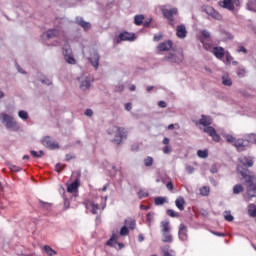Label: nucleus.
I'll use <instances>...</instances> for the list:
<instances>
[{
  "instance_id": "6e6d98bb",
  "label": "nucleus",
  "mask_w": 256,
  "mask_h": 256,
  "mask_svg": "<svg viewBox=\"0 0 256 256\" xmlns=\"http://www.w3.org/2000/svg\"><path fill=\"white\" fill-rule=\"evenodd\" d=\"M237 52L238 53H247V49L243 46H240L238 49H237Z\"/></svg>"
},
{
  "instance_id": "a19ab883",
  "label": "nucleus",
  "mask_w": 256,
  "mask_h": 256,
  "mask_svg": "<svg viewBox=\"0 0 256 256\" xmlns=\"http://www.w3.org/2000/svg\"><path fill=\"white\" fill-rule=\"evenodd\" d=\"M144 165L145 167H151L153 165V157L148 156L144 159Z\"/></svg>"
},
{
  "instance_id": "0e129e2a",
  "label": "nucleus",
  "mask_w": 256,
  "mask_h": 256,
  "mask_svg": "<svg viewBox=\"0 0 256 256\" xmlns=\"http://www.w3.org/2000/svg\"><path fill=\"white\" fill-rule=\"evenodd\" d=\"M125 109H126V111H131V103H127L125 105Z\"/></svg>"
},
{
  "instance_id": "a18cd8bd",
  "label": "nucleus",
  "mask_w": 256,
  "mask_h": 256,
  "mask_svg": "<svg viewBox=\"0 0 256 256\" xmlns=\"http://www.w3.org/2000/svg\"><path fill=\"white\" fill-rule=\"evenodd\" d=\"M30 153H31V155H32L33 157H43V155H45V153H44L43 151H39V152H37V151H31Z\"/></svg>"
},
{
  "instance_id": "69168bd1",
  "label": "nucleus",
  "mask_w": 256,
  "mask_h": 256,
  "mask_svg": "<svg viewBox=\"0 0 256 256\" xmlns=\"http://www.w3.org/2000/svg\"><path fill=\"white\" fill-rule=\"evenodd\" d=\"M138 240H139L140 242L145 241V238L143 237V234H140V235L138 236Z\"/></svg>"
},
{
  "instance_id": "58836bf2",
  "label": "nucleus",
  "mask_w": 256,
  "mask_h": 256,
  "mask_svg": "<svg viewBox=\"0 0 256 256\" xmlns=\"http://www.w3.org/2000/svg\"><path fill=\"white\" fill-rule=\"evenodd\" d=\"M143 19H145V16L143 15H137L134 18L135 25H141L143 23Z\"/></svg>"
},
{
  "instance_id": "f257e3e1",
  "label": "nucleus",
  "mask_w": 256,
  "mask_h": 256,
  "mask_svg": "<svg viewBox=\"0 0 256 256\" xmlns=\"http://www.w3.org/2000/svg\"><path fill=\"white\" fill-rule=\"evenodd\" d=\"M254 163L253 157L244 156L239 159L237 172L241 174L246 183V195L249 199L256 197V176L252 175L247 167H252Z\"/></svg>"
},
{
  "instance_id": "cd10ccee",
  "label": "nucleus",
  "mask_w": 256,
  "mask_h": 256,
  "mask_svg": "<svg viewBox=\"0 0 256 256\" xmlns=\"http://www.w3.org/2000/svg\"><path fill=\"white\" fill-rule=\"evenodd\" d=\"M222 136L224 139H226L227 143H232V145H235V141H237V138H235L231 134L223 133Z\"/></svg>"
},
{
  "instance_id": "b1692460",
  "label": "nucleus",
  "mask_w": 256,
  "mask_h": 256,
  "mask_svg": "<svg viewBox=\"0 0 256 256\" xmlns=\"http://www.w3.org/2000/svg\"><path fill=\"white\" fill-rule=\"evenodd\" d=\"M13 119L12 116H10L9 114L7 113H1L0 114V121L1 123H3V125H6L7 123H9L11 120Z\"/></svg>"
},
{
  "instance_id": "bf43d9fd",
  "label": "nucleus",
  "mask_w": 256,
  "mask_h": 256,
  "mask_svg": "<svg viewBox=\"0 0 256 256\" xmlns=\"http://www.w3.org/2000/svg\"><path fill=\"white\" fill-rule=\"evenodd\" d=\"M159 107H161L162 109H165V107H167V103H165V101H160L158 103Z\"/></svg>"
},
{
  "instance_id": "7ed1b4c3",
  "label": "nucleus",
  "mask_w": 256,
  "mask_h": 256,
  "mask_svg": "<svg viewBox=\"0 0 256 256\" xmlns=\"http://www.w3.org/2000/svg\"><path fill=\"white\" fill-rule=\"evenodd\" d=\"M109 134L114 137L113 143L116 145H121V143H123V139H127V131L125 128L119 126H113L110 129Z\"/></svg>"
},
{
  "instance_id": "338daca9",
  "label": "nucleus",
  "mask_w": 256,
  "mask_h": 256,
  "mask_svg": "<svg viewBox=\"0 0 256 256\" xmlns=\"http://www.w3.org/2000/svg\"><path fill=\"white\" fill-rule=\"evenodd\" d=\"M163 144L164 145H169V138H164Z\"/></svg>"
},
{
  "instance_id": "0eeeda50",
  "label": "nucleus",
  "mask_w": 256,
  "mask_h": 256,
  "mask_svg": "<svg viewBox=\"0 0 256 256\" xmlns=\"http://www.w3.org/2000/svg\"><path fill=\"white\" fill-rule=\"evenodd\" d=\"M203 132L207 133V135H209V137H211V139L214 140L216 143H219V141H221V136L217 133V130H215L212 126L204 127Z\"/></svg>"
},
{
  "instance_id": "72a5a7b5",
  "label": "nucleus",
  "mask_w": 256,
  "mask_h": 256,
  "mask_svg": "<svg viewBox=\"0 0 256 256\" xmlns=\"http://www.w3.org/2000/svg\"><path fill=\"white\" fill-rule=\"evenodd\" d=\"M44 251L47 255H50V256L57 255V251L53 250V248H51V246L49 245L44 246Z\"/></svg>"
},
{
  "instance_id": "9d476101",
  "label": "nucleus",
  "mask_w": 256,
  "mask_h": 256,
  "mask_svg": "<svg viewBox=\"0 0 256 256\" xmlns=\"http://www.w3.org/2000/svg\"><path fill=\"white\" fill-rule=\"evenodd\" d=\"M115 43H121V41H135V34L129 32L120 33L114 38Z\"/></svg>"
},
{
  "instance_id": "774afa93",
  "label": "nucleus",
  "mask_w": 256,
  "mask_h": 256,
  "mask_svg": "<svg viewBox=\"0 0 256 256\" xmlns=\"http://www.w3.org/2000/svg\"><path fill=\"white\" fill-rule=\"evenodd\" d=\"M159 39H161V35H159V36H154V41H159Z\"/></svg>"
},
{
  "instance_id": "49530a36",
  "label": "nucleus",
  "mask_w": 256,
  "mask_h": 256,
  "mask_svg": "<svg viewBox=\"0 0 256 256\" xmlns=\"http://www.w3.org/2000/svg\"><path fill=\"white\" fill-rule=\"evenodd\" d=\"M224 218L226 219V221H229V222L233 221V215H231L230 212H225Z\"/></svg>"
},
{
  "instance_id": "473e14b6",
  "label": "nucleus",
  "mask_w": 256,
  "mask_h": 256,
  "mask_svg": "<svg viewBox=\"0 0 256 256\" xmlns=\"http://www.w3.org/2000/svg\"><path fill=\"white\" fill-rule=\"evenodd\" d=\"M248 215H250V217H256V206H255V204H250L248 206Z\"/></svg>"
},
{
  "instance_id": "412c9836",
  "label": "nucleus",
  "mask_w": 256,
  "mask_h": 256,
  "mask_svg": "<svg viewBox=\"0 0 256 256\" xmlns=\"http://www.w3.org/2000/svg\"><path fill=\"white\" fill-rule=\"evenodd\" d=\"M199 123L200 125H203V127H209V125L213 123V120L209 116L202 115Z\"/></svg>"
},
{
  "instance_id": "c03bdc74",
  "label": "nucleus",
  "mask_w": 256,
  "mask_h": 256,
  "mask_svg": "<svg viewBox=\"0 0 256 256\" xmlns=\"http://www.w3.org/2000/svg\"><path fill=\"white\" fill-rule=\"evenodd\" d=\"M247 73V71L245 70V68H238L237 69V75L238 77H245V74Z\"/></svg>"
},
{
  "instance_id": "5fc2aeb1",
  "label": "nucleus",
  "mask_w": 256,
  "mask_h": 256,
  "mask_svg": "<svg viewBox=\"0 0 256 256\" xmlns=\"http://www.w3.org/2000/svg\"><path fill=\"white\" fill-rule=\"evenodd\" d=\"M163 153H165L166 155H168V153H171V147L165 146V147L163 148Z\"/></svg>"
},
{
  "instance_id": "5701e85b",
  "label": "nucleus",
  "mask_w": 256,
  "mask_h": 256,
  "mask_svg": "<svg viewBox=\"0 0 256 256\" xmlns=\"http://www.w3.org/2000/svg\"><path fill=\"white\" fill-rule=\"evenodd\" d=\"M77 189H79V181H75L67 186L68 193H77Z\"/></svg>"
},
{
  "instance_id": "2eb2a0df",
  "label": "nucleus",
  "mask_w": 256,
  "mask_h": 256,
  "mask_svg": "<svg viewBox=\"0 0 256 256\" xmlns=\"http://www.w3.org/2000/svg\"><path fill=\"white\" fill-rule=\"evenodd\" d=\"M42 144L44 145V147H47L48 149H59V144L51 140L50 137L44 138Z\"/></svg>"
},
{
  "instance_id": "2f4dec72",
  "label": "nucleus",
  "mask_w": 256,
  "mask_h": 256,
  "mask_svg": "<svg viewBox=\"0 0 256 256\" xmlns=\"http://www.w3.org/2000/svg\"><path fill=\"white\" fill-rule=\"evenodd\" d=\"M243 191H245V188L241 184H237L233 187L234 195H239V193H243Z\"/></svg>"
},
{
  "instance_id": "de8ad7c7",
  "label": "nucleus",
  "mask_w": 256,
  "mask_h": 256,
  "mask_svg": "<svg viewBox=\"0 0 256 256\" xmlns=\"http://www.w3.org/2000/svg\"><path fill=\"white\" fill-rule=\"evenodd\" d=\"M163 256H175V252L173 250H164Z\"/></svg>"
},
{
  "instance_id": "aec40b11",
  "label": "nucleus",
  "mask_w": 256,
  "mask_h": 256,
  "mask_svg": "<svg viewBox=\"0 0 256 256\" xmlns=\"http://www.w3.org/2000/svg\"><path fill=\"white\" fill-rule=\"evenodd\" d=\"M179 238L181 239V241H186L187 240V227L183 224L180 225L179 228Z\"/></svg>"
},
{
  "instance_id": "052dcab7",
  "label": "nucleus",
  "mask_w": 256,
  "mask_h": 256,
  "mask_svg": "<svg viewBox=\"0 0 256 256\" xmlns=\"http://www.w3.org/2000/svg\"><path fill=\"white\" fill-rule=\"evenodd\" d=\"M186 171H187V173H193V171H195L194 169H193V167H191V166H187L186 167Z\"/></svg>"
},
{
  "instance_id": "bb28decb",
  "label": "nucleus",
  "mask_w": 256,
  "mask_h": 256,
  "mask_svg": "<svg viewBox=\"0 0 256 256\" xmlns=\"http://www.w3.org/2000/svg\"><path fill=\"white\" fill-rule=\"evenodd\" d=\"M176 207L180 210L183 211L185 209V199H183V197H179L176 201H175Z\"/></svg>"
},
{
  "instance_id": "f03ea898",
  "label": "nucleus",
  "mask_w": 256,
  "mask_h": 256,
  "mask_svg": "<svg viewBox=\"0 0 256 256\" xmlns=\"http://www.w3.org/2000/svg\"><path fill=\"white\" fill-rule=\"evenodd\" d=\"M204 49L213 53L216 59H223L225 57L226 63L237 65V61L233 60V56L229 52H225V49L222 47H211L209 44H204Z\"/></svg>"
},
{
  "instance_id": "ea45409f",
  "label": "nucleus",
  "mask_w": 256,
  "mask_h": 256,
  "mask_svg": "<svg viewBox=\"0 0 256 256\" xmlns=\"http://www.w3.org/2000/svg\"><path fill=\"white\" fill-rule=\"evenodd\" d=\"M126 227H129V229H135V220L133 219H127L125 221Z\"/></svg>"
},
{
  "instance_id": "6ab92c4d",
  "label": "nucleus",
  "mask_w": 256,
  "mask_h": 256,
  "mask_svg": "<svg viewBox=\"0 0 256 256\" xmlns=\"http://www.w3.org/2000/svg\"><path fill=\"white\" fill-rule=\"evenodd\" d=\"M6 129H8L9 131H19V124L17 123V121H15V119H11V121L9 123H7L5 125Z\"/></svg>"
},
{
  "instance_id": "4be33fe9",
  "label": "nucleus",
  "mask_w": 256,
  "mask_h": 256,
  "mask_svg": "<svg viewBox=\"0 0 256 256\" xmlns=\"http://www.w3.org/2000/svg\"><path fill=\"white\" fill-rule=\"evenodd\" d=\"M171 47H173V43L171 41H166L158 46V51H169Z\"/></svg>"
},
{
  "instance_id": "f704fd0d",
  "label": "nucleus",
  "mask_w": 256,
  "mask_h": 256,
  "mask_svg": "<svg viewBox=\"0 0 256 256\" xmlns=\"http://www.w3.org/2000/svg\"><path fill=\"white\" fill-rule=\"evenodd\" d=\"M18 117L23 121H27L29 119V113H27L25 110H21L18 112Z\"/></svg>"
},
{
  "instance_id": "f3484780",
  "label": "nucleus",
  "mask_w": 256,
  "mask_h": 256,
  "mask_svg": "<svg viewBox=\"0 0 256 256\" xmlns=\"http://www.w3.org/2000/svg\"><path fill=\"white\" fill-rule=\"evenodd\" d=\"M176 35L179 39H185L187 37V28L184 25L177 26Z\"/></svg>"
},
{
  "instance_id": "37998d69",
  "label": "nucleus",
  "mask_w": 256,
  "mask_h": 256,
  "mask_svg": "<svg viewBox=\"0 0 256 256\" xmlns=\"http://www.w3.org/2000/svg\"><path fill=\"white\" fill-rule=\"evenodd\" d=\"M166 198L163 197H157L154 200L155 205H163V203H165Z\"/></svg>"
},
{
  "instance_id": "1a4fd4ad",
  "label": "nucleus",
  "mask_w": 256,
  "mask_h": 256,
  "mask_svg": "<svg viewBox=\"0 0 256 256\" xmlns=\"http://www.w3.org/2000/svg\"><path fill=\"white\" fill-rule=\"evenodd\" d=\"M218 5H220V7H223V9H228V11H233V9H235V5L236 7H238L239 0H223L218 2Z\"/></svg>"
},
{
  "instance_id": "680f3d73",
  "label": "nucleus",
  "mask_w": 256,
  "mask_h": 256,
  "mask_svg": "<svg viewBox=\"0 0 256 256\" xmlns=\"http://www.w3.org/2000/svg\"><path fill=\"white\" fill-rule=\"evenodd\" d=\"M167 189H169V191H172L173 190V183L169 182L167 185H166Z\"/></svg>"
},
{
  "instance_id": "e433bc0d",
  "label": "nucleus",
  "mask_w": 256,
  "mask_h": 256,
  "mask_svg": "<svg viewBox=\"0 0 256 256\" xmlns=\"http://www.w3.org/2000/svg\"><path fill=\"white\" fill-rule=\"evenodd\" d=\"M246 140L248 141V145H249V143L256 145V134H248L246 136Z\"/></svg>"
},
{
  "instance_id": "8fccbe9b",
  "label": "nucleus",
  "mask_w": 256,
  "mask_h": 256,
  "mask_svg": "<svg viewBox=\"0 0 256 256\" xmlns=\"http://www.w3.org/2000/svg\"><path fill=\"white\" fill-rule=\"evenodd\" d=\"M167 215H169V217H177V212L174 210H168Z\"/></svg>"
},
{
  "instance_id": "20e7f679",
  "label": "nucleus",
  "mask_w": 256,
  "mask_h": 256,
  "mask_svg": "<svg viewBox=\"0 0 256 256\" xmlns=\"http://www.w3.org/2000/svg\"><path fill=\"white\" fill-rule=\"evenodd\" d=\"M62 55L69 65H75L77 63V60H75V57L73 56V50H71L69 45H64L62 48Z\"/></svg>"
},
{
  "instance_id": "dca6fc26",
  "label": "nucleus",
  "mask_w": 256,
  "mask_h": 256,
  "mask_svg": "<svg viewBox=\"0 0 256 256\" xmlns=\"http://www.w3.org/2000/svg\"><path fill=\"white\" fill-rule=\"evenodd\" d=\"M168 59L172 63H181L183 61V53L182 52H175L174 54H171Z\"/></svg>"
},
{
  "instance_id": "f8f14e48",
  "label": "nucleus",
  "mask_w": 256,
  "mask_h": 256,
  "mask_svg": "<svg viewBox=\"0 0 256 256\" xmlns=\"http://www.w3.org/2000/svg\"><path fill=\"white\" fill-rule=\"evenodd\" d=\"M204 11L209 15V17H212L213 19H217L218 21H220V19H223V17L221 16V14H219V12H217L213 7L211 6H206L204 8Z\"/></svg>"
},
{
  "instance_id": "4c0bfd02",
  "label": "nucleus",
  "mask_w": 256,
  "mask_h": 256,
  "mask_svg": "<svg viewBox=\"0 0 256 256\" xmlns=\"http://www.w3.org/2000/svg\"><path fill=\"white\" fill-rule=\"evenodd\" d=\"M117 243V236L113 235L106 243V245H109L110 247H115Z\"/></svg>"
},
{
  "instance_id": "39448f33",
  "label": "nucleus",
  "mask_w": 256,
  "mask_h": 256,
  "mask_svg": "<svg viewBox=\"0 0 256 256\" xmlns=\"http://www.w3.org/2000/svg\"><path fill=\"white\" fill-rule=\"evenodd\" d=\"M43 39H53V37H58L61 41L65 42V32L59 29H52L47 31L42 35Z\"/></svg>"
},
{
  "instance_id": "13d9d810",
  "label": "nucleus",
  "mask_w": 256,
  "mask_h": 256,
  "mask_svg": "<svg viewBox=\"0 0 256 256\" xmlns=\"http://www.w3.org/2000/svg\"><path fill=\"white\" fill-rule=\"evenodd\" d=\"M85 115H86L87 117H93V110L87 109V110L85 111Z\"/></svg>"
},
{
  "instance_id": "603ef678",
  "label": "nucleus",
  "mask_w": 256,
  "mask_h": 256,
  "mask_svg": "<svg viewBox=\"0 0 256 256\" xmlns=\"http://www.w3.org/2000/svg\"><path fill=\"white\" fill-rule=\"evenodd\" d=\"M147 191H140L139 193H138V196L140 197V199H143V197H147Z\"/></svg>"
},
{
  "instance_id": "3c124183",
  "label": "nucleus",
  "mask_w": 256,
  "mask_h": 256,
  "mask_svg": "<svg viewBox=\"0 0 256 256\" xmlns=\"http://www.w3.org/2000/svg\"><path fill=\"white\" fill-rule=\"evenodd\" d=\"M10 170L14 172L21 171V167L12 165L10 166Z\"/></svg>"
},
{
  "instance_id": "6e6552de",
  "label": "nucleus",
  "mask_w": 256,
  "mask_h": 256,
  "mask_svg": "<svg viewBox=\"0 0 256 256\" xmlns=\"http://www.w3.org/2000/svg\"><path fill=\"white\" fill-rule=\"evenodd\" d=\"M161 11L166 19H168L170 25H174L173 16L177 15V8H173L171 10L167 9V6H163Z\"/></svg>"
},
{
  "instance_id": "7c9ffc66",
  "label": "nucleus",
  "mask_w": 256,
  "mask_h": 256,
  "mask_svg": "<svg viewBox=\"0 0 256 256\" xmlns=\"http://www.w3.org/2000/svg\"><path fill=\"white\" fill-rule=\"evenodd\" d=\"M162 233H169L171 231V227L169 226V221L161 222Z\"/></svg>"
},
{
  "instance_id": "09e8293b",
  "label": "nucleus",
  "mask_w": 256,
  "mask_h": 256,
  "mask_svg": "<svg viewBox=\"0 0 256 256\" xmlns=\"http://www.w3.org/2000/svg\"><path fill=\"white\" fill-rule=\"evenodd\" d=\"M120 235H129V229L126 226L122 227L120 230Z\"/></svg>"
},
{
  "instance_id": "4d7b16f0",
  "label": "nucleus",
  "mask_w": 256,
  "mask_h": 256,
  "mask_svg": "<svg viewBox=\"0 0 256 256\" xmlns=\"http://www.w3.org/2000/svg\"><path fill=\"white\" fill-rule=\"evenodd\" d=\"M147 222L151 223V221H153V214L152 213H148L146 216Z\"/></svg>"
},
{
  "instance_id": "4468645a",
  "label": "nucleus",
  "mask_w": 256,
  "mask_h": 256,
  "mask_svg": "<svg viewBox=\"0 0 256 256\" xmlns=\"http://www.w3.org/2000/svg\"><path fill=\"white\" fill-rule=\"evenodd\" d=\"M91 65L97 69L99 67V54H97V51L91 50L90 51V57H88Z\"/></svg>"
},
{
  "instance_id": "864d4df0",
  "label": "nucleus",
  "mask_w": 256,
  "mask_h": 256,
  "mask_svg": "<svg viewBox=\"0 0 256 256\" xmlns=\"http://www.w3.org/2000/svg\"><path fill=\"white\" fill-rule=\"evenodd\" d=\"M63 169V165L61 163L56 164L55 170L59 173Z\"/></svg>"
},
{
  "instance_id": "a211bd4d",
  "label": "nucleus",
  "mask_w": 256,
  "mask_h": 256,
  "mask_svg": "<svg viewBox=\"0 0 256 256\" xmlns=\"http://www.w3.org/2000/svg\"><path fill=\"white\" fill-rule=\"evenodd\" d=\"M211 37V34L209 32H207V30H203L200 32V34L198 35V39L199 41H201V43H203V45H207V43H205L206 41H209Z\"/></svg>"
},
{
  "instance_id": "423d86ee",
  "label": "nucleus",
  "mask_w": 256,
  "mask_h": 256,
  "mask_svg": "<svg viewBox=\"0 0 256 256\" xmlns=\"http://www.w3.org/2000/svg\"><path fill=\"white\" fill-rule=\"evenodd\" d=\"M105 207H106L105 204H101V206H99V204H95V202L91 200H88L86 202L87 211H90V213H93V215H97V213H99V210L105 209Z\"/></svg>"
},
{
  "instance_id": "a878e982",
  "label": "nucleus",
  "mask_w": 256,
  "mask_h": 256,
  "mask_svg": "<svg viewBox=\"0 0 256 256\" xmlns=\"http://www.w3.org/2000/svg\"><path fill=\"white\" fill-rule=\"evenodd\" d=\"M222 83L226 87H231V85H233V81L231 80V77H229V74H224L222 76Z\"/></svg>"
},
{
  "instance_id": "9b49d317",
  "label": "nucleus",
  "mask_w": 256,
  "mask_h": 256,
  "mask_svg": "<svg viewBox=\"0 0 256 256\" xmlns=\"http://www.w3.org/2000/svg\"><path fill=\"white\" fill-rule=\"evenodd\" d=\"M81 91H87L91 87V78L87 76H81L79 78Z\"/></svg>"
},
{
  "instance_id": "c85d7f7f",
  "label": "nucleus",
  "mask_w": 256,
  "mask_h": 256,
  "mask_svg": "<svg viewBox=\"0 0 256 256\" xmlns=\"http://www.w3.org/2000/svg\"><path fill=\"white\" fill-rule=\"evenodd\" d=\"M162 233H163V238H162L163 243L173 242V236H171L169 232H162Z\"/></svg>"
},
{
  "instance_id": "c756f323",
  "label": "nucleus",
  "mask_w": 256,
  "mask_h": 256,
  "mask_svg": "<svg viewBox=\"0 0 256 256\" xmlns=\"http://www.w3.org/2000/svg\"><path fill=\"white\" fill-rule=\"evenodd\" d=\"M197 155L200 159H207V157H209V150H198Z\"/></svg>"
},
{
  "instance_id": "c9c22d12",
  "label": "nucleus",
  "mask_w": 256,
  "mask_h": 256,
  "mask_svg": "<svg viewBox=\"0 0 256 256\" xmlns=\"http://www.w3.org/2000/svg\"><path fill=\"white\" fill-rule=\"evenodd\" d=\"M247 8L249 9V11L256 12V0H249L247 3Z\"/></svg>"
},
{
  "instance_id": "ddd939ff",
  "label": "nucleus",
  "mask_w": 256,
  "mask_h": 256,
  "mask_svg": "<svg viewBox=\"0 0 256 256\" xmlns=\"http://www.w3.org/2000/svg\"><path fill=\"white\" fill-rule=\"evenodd\" d=\"M234 146L236 147L237 151H245L246 147H249V141L246 139H236L234 142Z\"/></svg>"
},
{
  "instance_id": "393cba45",
  "label": "nucleus",
  "mask_w": 256,
  "mask_h": 256,
  "mask_svg": "<svg viewBox=\"0 0 256 256\" xmlns=\"http://www.w3.org/2000/svg\"><path fill=\"white\" fill-rule=\"evenodd\" d=\"M76 23H78V25H81V27H83V29H85V31H87V29H91V24L83 21V18H81V17L76 18Z\"/></svg>"
},
{
  "instance_id": "e2e57ef3",
  "label": "nucleus",
  "mask_w": 256,
  "mask_h": 256,
  "mask_svg": "<svg viewBox=\"0 0 256 256\" xmlns=\"http://www.w3.org/2000/svg\"><path fill=\"white\" fill-rule=\"evenodd\" d=\"M42 83H45V85H51V80L46 79V80H42Z\"/></svg>"
},
{
  "instance_id": "79ce46f5",
  "label": "nucleus",
  "mask_w": 256,
  "mask_h": 256,
  "mask_svg": "<svg viewBox=\"0 0 256 256\" xmlns=\"http://www.w3.org/2000/svg\"><path fill=\"white\" fill-rule=\"evenodd\" d=\"M209 187L204 186L200 189V195H202L203 197H207V195H209Z\"/></svg>"
}]
</instances>
